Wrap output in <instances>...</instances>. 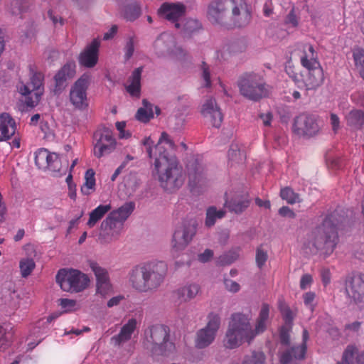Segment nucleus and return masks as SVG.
I'll return each mask as SVG.
<instances>
[{"instance_id": "1", "label": "nucleus", "mask_w": 364, "mask_h": 364, "mask_svg": "<svg viewBox=\"0 0 364 364\" xmlns=\"http://www.w3.org/2000/svg\"><path fill=\"white\" fill-rule=\"evenodd\" d=\"M142 144L149 157H155L154 175L163 188L168 191L180 188L184 183L185 177L182 167L173 154L174 144L168 135L163 132L155 146L151 137H146Z\"/></svg>"}, {"instance_id": "2", "label": "nucleus", "mask_w": 364, "mask_h": 364, "mask_svg": "<svg viewBox=\"0 0 364 364\" xmlns=\"http://www.w3.org/2000/svg\"><path fill=\"white\" fill-rule=\"evenodd\" d=\"M269 313V306L267 304H263L254 327L250 323L252 321L250 313L233 314L225 335L224 346L228 348L233 349L245 342L250 343L266 329Z\"/></svg>"}, {"instance_id": "3", "label": "nucleus", "mask_w": 364, "mask_h": 364, "mask_svg": "<svg viewBox=\"0 0 364 364\" xmlns=\"http://www.w3.org/2000/svg\"><path fill=\"white\" fill-rule=\"evenodd\" d=\"M207 17L214 24L227 25L231 21L235 26L244 27L251 21V11L245 0H213Z\"/></svg>"}, {"instance_id": "4", "label": "nucleus", "mask_w": 364, "mask_h": 364, "mask_svg": "<svg viewBox=\"0 0 364 364\" xmlns=\"http://www.w3.org/2000/svg\"><path fill=\"white\" fill-rule=\"evenodd\" d=\"M166 266L160 261L140 263L129 271L128 281L130 286L139 292H149L156 289L163 283Z\"/></svg>"}, {"instance_id": "5", "label": "nucleus", "mask_w": 364, "mask_h": 364, "mask_svg": "<svg viewBox=\"0 0 364 364\" xmlns=\"http://www.w3.org/2000/svg\"><path fill=\"white\" fill-rule=\"evenodd\" d=\"M346 221L344 211L338 208L328 215L322 225V235H320V256L324 257L331 255L338 242V230Z\"/></svg>"}, {"instance_id": "6", "label": "nucleus", "mask_w": 364, "mask_h": 364, "mask_svg": "<svg viewBox=\"0 0 364 364\" xmlns=\"http://www.w3.org/2000/svg\"><path fill=\"white\" fill-rule=\"evenodd\" d=\"M144 345L155 355H168L175 348L173 343L168 341L166 328L161 325L154 326L146 333Z\"/></svg>"}, {"instance_id": "7", "label": "nucleus", "mask_w": 364, "mask_h": 364, "mask_svg": "<svg viewBox=\"0 0 364 364\" xmlns=\"http://www.w3.org/2000/svg\"><path fill=\"white\" fill-rule=\"evenodd\" d=\"M56 282L64 291L77 293L85 289L90 284L88 276L74 269H60Z\"/></svg>"}, {"instance_id": "8", "label": "nucleus", "mask_w": 364, "mask_h": 364, "mask_svg": "<svg viewBox=\"0 0 364 364\" xmlns=\"http://www.w3.org/2000/svg\"><path fill=\"white\" fill-rule=\"evenodd\" d=\"M92 76L90 73L82 74L70 87L69 101L77 110H85L89 106L87 90L91 84Z\"/></svg>"}, {"instance_id": "9", "label": "nucleus", "mask_w": 364, "mask_h": 364, "mask_svg": "<svg viewBox=\"0 0 364 364\" xmlns=\"http://www.w3.org/2000/svg\"><path fill=\"white\" fill-rule=\"evenodd\" d=\"M43 76L41 73H33L28 84L20 82L17 86L18 92L26 97V103L29 107L36 106L43 93Z\"/></svg>"}, {"instance_id": "10", "label": "nucleus", "mask_w": 364, "mask_h": 364, "mask_svg": "<svg viewBox=\"0 0 364 364\" xmlns=\"http://www.w3.org/2000/svg\"><path fill=\"white\" fill-rule=\"evenodd\" d=\"M239 87L244 97L252 100H257L268 93L260 76L255 74L242 78L239 82Z\"/></svg>"}, {"instance_id": "11", "label": "nucleus", "mask_w": 364, "mask_h": 364, "mask_svg": "<svg viewBox=\"0 0 364 364\" xmlns=\"http://www.w3.org/2000/svg\"><path fill=\"white\" fill-rule=\"evenodd\" d=\"M188 184L191 191L198 193L208 185L205 168L202 161L193 159L187 165Z\"/></svg>"}, {"instance_id": "12", "label": "nucleus", "mask_w": 364, "mask_h": 364, "mask_svg": "<svg viewBox=\"0 0 364 364\" xmlns=\"http://www.w3.org/2000/svg\"><path fill=\"white\" fill-rule=\"evenodd\" d=\"M116 147L117 141L111 129L103 127L95 132L93 154L97 158L112 153Z\"/></svg>"}, {"instance_id": "13", "label": "nucleus", "mask_w": 364, "mask_h": 364, "mask_svg": "<svg viewBox=\"0 0 364 364\" xmlns=\"http://www.w3.org/2000/svg\"><path fill=\"white\" fill-rule=\"evenodd\" d=\"M196 232L193 222H183L176 227L171 240L172 250L177 252L184 250L191 242Z\"/></svg>"}, {"instance_id": "14", "label": "nucleus", "mask_w": 364, "mask_h": 364, "mask_svg": "<svg viewBox=\"0 0 364 364\" xmlns=\"http://www.w3.org/2000/svg\"><path fill=\"white\" fill-rule=\"evenodd\" d=\"M345 292L351 302L364 303V277L359 274H352L345 279Z\"/></svg>"}, {"instance_id": "15", "label": "nucleus", "mask_w": 364, "mask_h": 364, "mask_svg": "<svg viewBox=\"0 0 364 364\" xmlns=\"http://www.w3.org/2000/svg\"><path fill=\"white\" fill-rule=\"evenodd\" d=\"M200 112L205 122L213 127L218 128L221 125L223 115L213 97H208L203 101Z\"/></svg>"}, {"instance_id": "16", "label": "nucleus", "mask_w": 364, "mask_h": 364, "mask_svg": "<svg viewBox=\"0 0 364 364\" xmlns=\"http://www.w3.org/2000/svg\"><path fill=\"white\" fill-rule=\"evenodd\" d=\"M317 128V119L315 116L301 114L294 120L293 132L299 136H311L316 133Z\"/></svg>"}, {"instance_id": "17", "label": "nucleus", "mask_w": 364, "mask_h": 364, "mask_svg": "<svg viewBox=\"0 0 364 364\" xmlns=\"http://www.w3.org/2000/svg\"><path fill=\"white\" fill-rule=\"evenodd\" d=\"M101 44L100 38H94L80 53L79 64L86 68H92L98 63L99 49Z\"/></svg>"}, {"instance_id": "18", "label": "nucleus", "mask_w": 364, "mask_h": 364, "mask_svg": "<svg viewBox=\"0 0 364 364\" xmlns=\"http://www.w3.org/2000/svg\"><path fill=\"white\" fill-rule=\"evenodd\" d=\"M89 266L97 278V294L102 297H106L111 294L113 291V288L109 282L107 271L93 261L89 262Z\"/></svg>"}, {"instance_id": "19", "label": "nucleus", "mask_w": 364, "mask_h": 364, "mask_svg": "<svg viewBox=\"0 0 364 364\" xmlns=\"http://www.w3.org/2000/svg\"><path fill=\"white\" fill-rule=\"evenodd\" d=\"M186 12V7L180 3H164L158 11L160 16L174 23L180 22Z\"/></svg>"}, {"instance_id": "20", "label": "nucleus", "mask_w": 364, "mask_h": 364, "mask_svg": "<svg viewBox=\"0 0 364 364\" xmlns=\"http://www.w3.org/2000/svg\"><path fill=\"white\" fill-rule=\"evenodd\" d=\"M307 339V332L304 331L303 342L299 346H294L290 350H284L280 355V362L282 364H287L293 359H301L306 353L305 341Z\"/></svg>"}, {"instance_id": "21", "label": "nucleus", "mask_w": 364, "mask_h": 364, "mask_svg": "<svg viewBox=\"0 0 364 364\" xmlns=\"http://www.w3.org/2000/svg\"><path fill=\"white\" fill-rule=\"evenodd\" d=\"M200 286L194 282L186 283L178 288L174 294L181 302H188L196 297L200 292Z\"/></svg>"}, {"instance_id": "22", "label": "nucleus", "mask_w": 364, "mask_h": 364, "mask_svg": "<svg viewBox=\"0 0 364 364\" xmlns=\"http://www.w3.org/2000/svg\"><path fill=\"white\" fill-rule=\"evenodd\" d=\"M15 120L7 113L0 114V141L10 139L16 132Z\"/></svg>"}, {"instance_id": "23", "label": "nucleus", "mask_w": 364, "mask_h": 364, "mask_svg": "<svg viewBox=\"0 0 364 364\" xmlns=\"http://www.w3.org/2000/svg\"><path fill=\"white\" fill-rule=\"evenodd\" d=\"M142 68L135 69L128 80L125 89L129 95L134 98H139L141 95V76Z\"/></svg>"}, {"instance_id": "24", "label": "nucleus", "mask_w": 364, "mask_h": 364, "mask_svg": "<svg viewBox=\"0 0 364 364\" xmlns=\"http://www.w3.org/2000/svg\"><path fill=\"white\" fill-rule=\"evenodd\" d=\"M139 324V321L135 318H131L122 326L120 332L112 340L117 344L128 341Z\"/></svg>"}, {"instance_id": "25", "label": "nucleus", "mask_w": 364, "mask_h": 364, "mask_svg": "<svg viewBox=\"0 0 364 364\" xmlns=\"http://www.w3.org/2000/svg\"><path fill=\"white\" fill-rule=\"evenodd\" d=\"M346 124L353 130H360L364 126V111L359 109L350 110L345 117Z\"/></svg>"}, {"instance_id": "26", "label": "nucleus", "mask_w": 364, "mask_h": 364, "mask_svg": "<svg viewBox=\"0 0 364 364\" xmlns=\"http://www.w3.org/2000/svg\"><path fill=\"white\" fill-rule=\"evenodd\" d=\"M175 27L184 36H189L200 29L201 24L197 19L186 18L176 23Z\"/></svg>"}, {"instance_id": "27", "label": "nucleus", "mask_w": 364, "mask_h": 364, "mask_svg": "<svg viewBox=\"0 0 364 364\" xmlns=\"http://www.w3.org/2000/svg\"><path fill=\"white\" fill-rule=\"evenodd\" d=\"M301 62L302 65L308 70L309 75L317 68L318 63L314 58V50L312 46L306 45L304 46V53L301 58Z\"/></svg>"}, {"instance_id": "28", "label": "nucleus", "mask_w": 364, "mask_h": 364, "mask_svg": "<svg viewBox=\"0 0 364 364\" xmlns=\"http://www.w3.org/2000/svg\"><path fill=\"white\" fill-rule=\"evenodd\" d=\"M215 334L205 329L198 330L195 338V346L198 349H203L209 346L215 340Z\"/></svg>"}, {"instance_id": "29", "label": "nucleus", "mask_w": 364, "mask_h": 364, "mask_svg": "<svg viewBox=\"0 0 364 364\" xmlns=\"http://www.w3.org/2000/svg\"><path fill=\"white\" fill-rule=\"evenodd\" d=\"M111 208L110 204L98 205L90 212L87 225L90 228L94 227Z\"/></svg>"}, {"instance_id": "30", "label": "nucleus", "mask_w": 364, "mask_h": 364, "mask_svg": "<svg viewBox=\"0 0 364 364\" xmlns=\"http://www.w3.org/2000/svg\"><path fill=\"white\" fill-rule=\"evenodd\" d=\"M84 181L81 186V192L83 195L88 196L95 191L96 186L95 172L92 168L86 171Z\"/></svg>"}, {"instance_id": "31", "label": "nucleus", "mask_w": 364, "mask_h": 364, "mask_svg": "<svg viewBox=\"0 0 364 364\" xmlns=\"http://www.w3.org/2000/svg\"><path fill=\"white\" fill-rule=\"evenodd\" d=\"M134 209V203H126L118 209L111 212L109 214L124 224V221L129 218Z\"/></svg>"}, {"instance_id": "32", "label": "nucleus", "mask_w": 364, "mask_h": 364, "mask_svg": "<svg viewBox=\"0 0 364 364\" xmlns=\"http://www.w3.org/2000/svg\"><path fill=\"white\" fill-rule=\"evenodd\" d=\"M249 205V200L247 198L235 197L231 200H227L225 205L231 210L235 213L243 211Z\"/></svg>"}, {"instance_id": "33", "label": "nucleus", "mask_w": 364, "mask_h": 364, "mask_svg": "<svg viewBox=\"0 0 364 364\" xmlns=\"http://www.w3.org/2000/svg\"><path fill=\"white\" fill-rule=\"evenodd\" d=\"M121 232L112 230L109 228H101V232L99 235V240L102 244H109L114 241H116Z\"/></svg>"}, {"instance_id": "34", "label": "nucleus", "mask_w": 364, "mask_h": 364, "mask_svg": "<svg viewBox=\"0 0 364 364\" xmlns=\"http://www.w3.org/2000/svg\"><path fill=\"white\" fill-rule=\"evenodd\" d=\"M58 302L63 313H72L80 308V304L74 299H60Z\"/></svg>"}, {"instance_id": "35", "label": "nucleus", "mask_w": 364, "mask_h": 364, "mask_svg": "<svg viewBox=\"0 0 364 364\" xmlns=\"http://www.w3.org/2000/svg\"><path fill=\"white\" fill-rule=\"evenodd\" d=\"M353 57L355 66L360 77L364 80V49L358 48L353 51Z\"/></svg>"}, {"instance_id": "36", "label": "nucleus", "mask_w": 364, "mask_h": 364, "mask_svg": "<svg viewBox=\"0 0 364 364\" xmlns=\"http://www.w3.org/2000/svg\"><path fill=\"white\" fill-rule=\"evenodd\" d=\"M225 215V211L217 210L214 207H210L207 210L205 225L208 227L213 225L217 219L222 218Z\"/></svg>"}, {"instance_id": "37", "label": "nucleus", "mask_w": 364, "mask_h": 364, "mask_svg": "<svg viewBox=\"0 0 364 364\" xmlns=\"http://www.w3.org/2000/svg\"><path fill=\"white\" fill-rule=\"evenodd\" d=\"M35 267L36 264L32 258H22L19 262L21 274L23 277H26L30 275Z\"/></svg>"}, {"instance_id": "38", "label": "nucleus", "mask_w": 364, "mask_h": 364, "mask_svg": "<svg viewBox=\"0 0 364 364\" xmlns=\"http://www.w3.org/2000/svg\"><path fill=\"white\" fill-rule=\"evenodd\" d=\"M124 224L109 214L105 220L101 224V228H109L112 230L121 232L123 230Z\"/></svg>"}, {"instance_id": "39", "label": "nucleus", "mask_w": 364, "mask_h": 364, "mask_svg": "<svg viewBox=\"0 0 364 364\" xmlns=\"http://www.w3.org/2000/svg\"><path fill=\"white\" fill-rule=\"evenodd\" d=\"M264 361V355L260 351H252L244 356L242 364H262Z\"/></svg>"}, {"instance_id": "40", "label": "nucleus", "mask_w": 364, "mask_h": 364, "mask_svg": "<svg viewBox=\"0 0 364 364\" xmlns=\"http://www.w3.org/2000/svg\"><path fill=\"white\" fill-rule=\"evenodd\" d=\"M220 326V317L215 313H210L208 316V323L204 327L205 329L216 335Z\"/></svg>"}, {"instance_id": "41", "label": "nucleus", "mask_w": 364, "mask_h": 364, "mask_svg": "<svg viewBox=\"0 0 364 364\" xmlns=\"http://www.w3.org/2000/svg\"><path fill=\"white\" fill-rule=\"evenodd\" d=\"M280 196L289 204H294L300 202L299 196L288 187L281 189Z\"/></svg>"}, {"instance_id": "42", "label": "nucleus", "mask_w": 364, "mask_h": 364, "mask_svg": "<svg viewBox=\"0 0 364 364\" xmlns=\"http://www.w3.org/2000/svg\"><path fill=\"white\" fill-rule=\"evenodd\" d=\"M48 151L46 149H40L36 152L35 162L40 169H46L48 168Z\"/></svg>"}, {"instance_id": "43", "label": "nucleus", "mask_w": 364, "mask_h": 364, "mask_svg": "<svg viewBox=\"0 0 364 364\" xmlns=\"http://www.w3.org/2000/svg\"><path fill=\"white\" fill-rule=\"evenodd\" d=\"M168 36L167 35H162L161 36V37L159 38H158L155 43H154V48L156 50V53L159 54V55H166V54H169V53H172L173 51L170 50V47L168 46H165L166 47V49H164V43H165V41L166 40V38H168Z\"/></svg>"}, {"instance_id": "44", "label": "nucleus", "mask_w": 364, "mask_h": 364, "mask_svg": "<svg viewBox=\"0 0 364 364\" xmlns=\"http://www.w3.org/2000/svg\"><path fill=\"white\" fill-rule=\"evenodd\" d=\"M358 352L355 346H349L343 353L341 362L338 364H353L354 355Z\"/></svg>"}, {"instance_id": "45", "label": "nucleus", "mask_w": 364, "mask_h": 364, "mask_svg": "<svg viewBox=\"0 0 364 364\" xmlns=\"http://www.w3.org/2000/svg\"><path fill=\"white\" fill-rule=\"evenodd\" d=\"M48 164L46 169H48L53 172H58L60 171V162L57 154L50 153L48 151Z\"/></svg>"}, {"instance_id": "46", "label": "nucleus", "mask_w": 364, "mask_h": 364, "mask_svg": "<svg viewBox=\"0 0 364 364\" xmlns=\"http://www.w3.org/2000/svg\"><path fill=\"white\" fill-rule=\"evenodd\" d=\"M45 323H46V321H44L43 320L39 321L38 322L36 326H34L33 328V329L31 331L29 337L34 336L35 340H34V341H28V346H29L30 348H34L36 346H37L40 343L41 338H40V336H39V333H40L39 328L41 326V323L44 324Z\"/></svg>"}, {"instance_id": "47", "label": "nucleus", "mask_w": 364, "mask_h": 364, "mask_svg": "<svg viewBox=\"0 0 364 364\" xmlns=\"http://www.w3.org/2000/svg\"><path fill=\"white\" fill-rule=\"evenodd\" d=\"M201 72L203 86L210 87L211 85L210 69L205 63H203L201 65Z\"/></svg>"}, {"instance_id": "48", "label": "nucleus", "mask_w": 364, "mask_h": 364, "mask_svg": "<svg viewBox=\"0 0 364 364\" xmlns=\"http://www.w3.org/2000/svg\"><path fill=\"white\" fill-rule=\"evenodd\" d=\"M268 258L267 252L262 248H258L256 251V263L259 268H262L266 263Z\"/></svg>"}, {"instance_id": "49", "label": "nucleus", "mask_w": 364, "mask_h": 364, "mask_svg": "<svg viewBox=\"0 0 364 364\" xmlns=\"http://www.w3.org/2000/svg\"><path fill=\"white\" fill-rule=\"evenodd\" d=\"M9 345L6 328L0 326V350H4Z\"/></svg>"}, {"instance_id": "50", "label": "nucleus", "mask_w": 364, "mask_h": 364, "mask_svg": "<svg viewBox=\"0 0 364 364\" xmlns=\"http://www.w3.org/2000/svg\"><path fill=\"white\" fill-rule=\"evenodd\" d=\"M63 73H65L66 76L70 78L73 77L76 73V65L74 62H69L66 63L63 68Z\"/></svg>"}, {"instance_id": "51", "label": "nucleus", "mask_w": 364, "mask_h": 364, "mask_svg": "<svg viewBox=\"0 0 364 364\" xmlns=\"http://www.w3.org/2000/svg\"><path fill=\"white\" fill-rule=\"evenodd\" d=\"M24 0H13L11 2V11L14 14H18L22 12L26 6L23 5Z\"/></svg>"}, {"instance_id": "52", "label": "nucleus", "mask_w": 364, "mask_h": 364, "mask_svg": "<svg viewBox=\"0 0 364 364\" xmlns=\"http://www.w3.org/2000/svg\"><path fill=\"white\" fill-rule=\"evenodd\" d=\"M136 118L142 122H147L152 118L150 112L147 113L144 108L140 107L136 114Z\"/></svg>"}, {"instance_id": "53", "label": "nucleus", "mask_w": 364, "mask_h": 364, "mask_svg": "<svg viewBox=\"0 0 364 364\" xmlns=\"http://www.w3.org/2000/svg\"><path fill=\"white\" fill-rule=\"evenodd\" d=\"M143 108L145 109L147 113L150 112L151 117H154V109L157 115L160 114V109L158 107H154L148 100H143L142 101Z\"/></svg>"}, {"instance_id": "54", "label": "nucleus", "mask_w": 364, "mask_h": 364, "mask_svg": "<svg viewBox=\"0 0 364 364\" xmlns=\"http://www.w3.org/2000/svg\"><path fill=\"white\" fill-rule=\"evenodd\" d=\"M326 164L328 168L333 169V170H337L340 169L343 166V161L339 158H334L332 159H327L326 160Z\"/></svg>"}, {"instance_id": "55", "label": "nucleus", "mask_w": 364, "mask_h": 364, "mask_svg": "<svg viewBox=\"0 0 364 364\" xmlns=\"http://www.w3.org/2000/svg\"><path fill=\"white\" fill-rule=\"evenodd\" d=\"M225 286L228 291L233 293L237 292L240 289V286L238 283L230 279L225 281Z\"/></svg>"}, {"instance_id": "56", "label": "nucleus", "mask_w": 364, "mask_h": 364, "mask_svg": "<svg viewBox=\"0 0 364 364\" xmlns=\"http://www.w3.org/2000/svg\"><path fill=\"white\" fill-rule=\"evenodd\" d=\"M280 310L286 322L291 321L294 318L293 312L286 306H281Z\"/></svg>"}, {"instance_id": "57", "label": "nucleus", "mask_w": 364, "mask_h": 364, "mask_svg": "<svg viewBox=\"0 0 364 364\" xmlns=\"http://www.w3.org/2000/svg\"><path fill=\"white\" fill-rule=\"evenodd\" d=\"M280 215L289 218H294L296 217L295 213L289 207L283 206L279 210Z\"/></svg>"}, {"instance_id": "58", "label": "nucleus", "mask_w": 364, "mask_h": 364, "mask_svg": "<svg viewBox=\"0 0 364 364\" xmlns=\"http://www.w3.org/2000/svg\"><path fill=\"white\" fill-rule=\"evenodd\" d=\"M124 299V296L123 295H117L113 296L107 301V306L109 308L117 306Z\"/></svg>"}, {"instance_id": "59", "label": "nucleus", "mask_w": 364, "mask_h": 364, "mask_svg": "<svg viewBox=\"0 0 364 364\" xmlns=\"http://www.w3.org/2000/svg\"><path fill=\"white\" fill-rule=\"evenodd\" d=\"M69 77L66 76L65 73H63V69L61 68L58 73L55 75V80L57 85H61L64 82H65Z\"/></svg>"}, {"instance_id": "60", "label": "nucleus", "mask_w": 364, "mask_h": 364, "mask_svg": "<svg viewBox=\"0 0 364 364\" xmlns=\"http://www.w3.org/2000/svg\"><path fill=\"white\" fill-rule=\"evenodd\" d=\"M118 28L116 25H113L111 28L105 33L103 39L105 41L110 40L114 38L117 32Z\"/></svg>"}, {"instance_id": "61", "label": "nucleus", "mask_w": 364, "mask_h": 364, "mask_svg": "<svg viewBox=\"0 0 364 364\" xmlns=\"http://www.w3.org/2000/svg\"><path fill=\"white\" fill-rule=\"evenodd\" d=\"M213 255V253L210 250H205L198 255V260L201 262H206L212 258Z\"/></svg>"}, {"instance_id": "62", "label": "nucleus", "mask_w": 364, "mask_h": 364, "mask_svg": "<svg viewBox=\"0 0 364 364\" xmlns=\"http://www.w3.org/2000/svg\"><path fill=\"white\" fill-rule=\"evenodd\" d=\"M331 124L333 132H337L340 128V120L339 117L336 114H331Z\"/></svg>"}, {"instance_id": "63", "label": "nucleus", "mask_w": 364, "mask_h": 364, "mask_svg": "<svg viewBox=\"0 0 364 364\" xmlns=\"http://www.w3.org/2000/svg\"><path fill=\"white\" fill-rule=\"evenodd\" d=\"M259 117L262 119V123L264 126L269 127L271 125V122L272 120V115L270 112L261 114Z\"/></svg>"}, {"instance_id": "64", "label": "nucleus", "mask_w": 364, "mask_h": 364, "mask_svg": "<svg viewBox=\"0 0 364 364\" xmlns=\"http://www.w3.org/2000/svg\"><path fill=\"white\" fill-rule=\"evenodd\" d=\"M312 282V278L310 275L306 274L302 277L300 282V287L301 289H306Z\"/></svg>"}]
</instances>
